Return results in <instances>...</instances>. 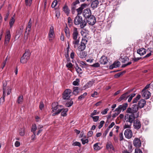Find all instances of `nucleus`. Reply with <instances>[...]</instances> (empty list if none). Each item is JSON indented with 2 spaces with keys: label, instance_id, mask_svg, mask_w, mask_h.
<instances>
[{
  "label": "nucleus",
  "instance_id": "f257e3e1",
  "mask_svg": "<svg viewBox=\"0 0 153 153\" xmlns=\"http://www.w3.org/2000/svg\"><path fill=\"white\" fill-rule=\"evenodd\" d=\"M126 112L127 113L125 116V120L126 122H129L130 124H132L135 118L139 117V112H137V108L135 106L128 108Z\"/></svg>",
  "mask_w": 153,
  "mask_h": 153
},
{
  "label": "nucleus",
  "instance_id": "f03ea898",
  "mask_svg": "<svg viewBox=\"0 0 153 153\" xmlns=\"http://www.w3.org/2000/svg\"><path fill=\"white\" fill-rule=\"evenodd\" d=\"M79 35L78 29L76 27H74L72 31V37L74 40L72 43L74 45V48H76L79 44Z\"/></svg>",
  "mask_w": 153,
  "mask_h": 153
},
{
  "label": "nucleus",
  "instance_id": "7ed1b4c3",
  "mask_svg": "<svg viewBox=\"0 0 153 153\" xmlns=\"http://www.w3.org/2000/svg\"><path fill=\"white\" fill-rule=\"evenodd\" d=\"M30 55V53L29 50H26L25 53L23 54V56L21 58L20 62L23 64L26 63L27 61L29 59Z\"/></svg>",
  "mask_w": 153,
  "mask_h": 153
},
{
  "label": "nucleus",
  "instance_id": "20e7f679",
  "mask_svg": "<svg viewBox=\"0 0 153 153\" xmlns=\"http://www.w3.org/2000/svg\"><path fill=\"white\" fill-rule=\"evenodd\" d=\"M146 103V101L144 99H141L138 101V105L137 104H134L131 107H136L137 109V112L138 111V110L139 108H143L145 105Z\"/></svg>",
  "mask_w": 153,
  "mask_h": 153
},
{
  "label": "nucleus",
  "instance_id": "39448f33",
  "mask_svg": "<svg viewBox=\"0 0 153 153\" xmlns=\"http://www.w3.org/2000/svg\"><path fill=\"white\" fill-rule=\"evenodd\" d=\"M88 40L85 38H82L79 46L78 47V50L80 51H83L85 48L86 45L87 44Z\"/></svg>",
  "mask_w": 153,
  "mask_h": 153
},
{
  "label": "nucleus",
  "instance_id": "423d86ee",
  "mask_svg": "<svg viewBox=\"0 0 153 153\" xmlns=\"http://www.w3.org/2000/svg\"><path fill=\"white\" fill-rule=\"evenodd\" d=\"M88 19L86 20L89 25L93 26L94 25L96 22V18L93 15H92L87 18Z\"/></svg>",
  "mask_w": 153,
  "mask_h": 153
},
{
  "label": "nucleus",
  "instance_id": "0eeeda50",
  "mask_svg": "<svg viewBox=\"0 0 153 153\" xmlns=\"http://www.w3.org/2000/svg\"><path fill=\"white\" fill-rule=\"evenodd\" d=\"M72 91L70 89L65 90L63 93L62 98L64 100H68L71 97Z\"/></svg>",
  "mask_w": 153,
  "mask_h": 153
},
{
  "label": "nucleus",
  "instance_id": "6e6552de",
  "mask_svg": "<svg viewBox=\"0 0 153 153\" xmlns=\"http://www.w3.org/2000/svg\"><path fill=\"white\" fill-rule=\"evenodd\" d=\"M54 35V28L53 26H51L48 35L49 40L51 42L53 39Z\"/></svg>",
  "mask_w": 153,
  "mask_h": 153
},
{
  "label": "nucleus",
  "instance_id": "1a4fd4ad",
  "mask_svg": "<svg viewBox=\"0 0 153 153\" xmlns=\"http://www.w3.org/2000/svg\"><path fill=\"white\" fill-rule=\"evenodd\" d=\"M131 91H128L126 92L123 94L117 100L119 102L121 101L122 100H126L128 97V94Z\"/></svg>",
  "mask_w": 153,
  "mask_h": 153
},
{
  "label": "nucleus",
  "instance_id": "9d476101",
  "mask_svg": "<svg viewBox=\"0 0 153 153\" xmlns=\"http://www.w3.org/2000/svg\"><path fill=\"white\" fill-rule=\"evenodd\" d=\"M124 134L125 137L127 139H130L133 136L132 132L130 129H126L124 131Z\"/></svg>",
  "mask_w": 153,
  "mask_h": 153
},
{
  "label": "nucleus",
  "instance_id": "9b49d317",
  "mask_svg": "<svg viewBox=\"0 0 153 153\" xmlns=\"http://www.w3.org/2000/svg\"><path fill=\"white\" fill-rule=\"evenodd\" d=\"M82 15L83 17L85 18H87L92 15L90 9L88 8L84 10L82 12Z\"/></svg>",
  "mask_w": 153,
  "mask_h": 153
},
{
  "label": "nucleus",
  "instance_id": "f8f14e48",
  "mask_svg": "<svg viewBox=\"0 0 153 153\" xmlns=\"http://www.w3.org/2000/svg\"><path fill=\"white\" fill-rule=\"evenodd\" d=\"M52 111L53 112L55 111L58 110L59 109L63 108V106L59 105L57 102H54L52 104Z\"/></svg>",
  "mask_w": 153,
  "mask_h": 153
},
{
  "label": "nucleus",
  "instance_id": "ddd939ff",
  "mask_svg": "<svg viewBox=\"0 0 153 153\" xmlns=\"http://www.w3.org/2000/svg\"><path fill=\"white\" fill-rule=\"evenodd\" d=\"M133 126L135 129L138 130L141 127V123L140 121L138 119L134 120L133 122Z\"/></svg>",
  "mask_w": 153,
  "mask_h": 153
},
{
  "label": "nucleus",
  "instance_id": "4468645a",
  "mask_svg": "<svg viewBox=\"0 0 153 153\" xmlns=\"http://www.w3.org/2000/svg\"><path fill=\"white\" fill-rule=\"evenodd\" d=\"M133 145L136 147L139 148L141 146L140 140L138 138H135L134 139L133 142Z\"/></svg>",
  "mask_w": 153,
  "mask_h": 153
},
{
  "label": "nucleus",
  "instance_id": "2eb2a0df",
  "mask_svg": "<svg viewBox=\"0 0 153 153\" xmlns=\"http://www.w3.org/2000/svg\"><path fill=\"white\" fill-rule=\"evenodd\" d=\"M82 17L79 15H77L75 18L74 20V23L76 25H79L81 20L82 19Z\"/></svg>",
  "mask_w": 153,
  "mask_h": 153
},
{
  "label": "nucleus",
  "instance_id": "dca6fc26",
  "mask_svg": "<svg viewBox=\"0 0 153 153\" xmlns=\"http://www.w3.org/2000/svg\"><path fill=\"white\" fill-rule=\"evenodd\" d=\"M108 62L107 57L105 56H102L100 58L99 62L100 64L105 65Z\"/></svg>",
  "mask_w": 153,
  "mask_h": 153
},
{
  "label": "nucleus",
  "instance_id": "f3484780",
  "mask_svg": "<svg viewBox=\"0 0 153 153\" xmlns=\"http://www.w3.org/2000/svg\"><path fill=\"white\" fill-rule=\"evenodd\" d=\"M146 50L143 48H139L137 50V53L140 56H143L146 53Z\"/></svg>",
  "mask_w": 153,
  "mask_h": 153
},
{
  "label": "nucleus",
  "instance_id": "a211bd4d",
  "mask_svg": "<svg viewBox=\"0 0 153 153\" xmlns=\"http://www.w3.org/2000/svg\"><path fill=\"white\" fill-rule=\"evenodd\" d=\"M120 65V62H115L112 65L109 66V68L110 69H112L114 68L118 67Z\"/></svg>",
  "mask_w": 153,
  "mask_h": 153
},
{
  "label": "nucleus",
  "instance_id": "6ab92c4d",
  "mask_svg": "<svg viewBox=\"0 0 153 153\" xmlns=\"http://www.w3.org/2000/svg\"><path fill=\"white\" fill-rule=\"evenodd\" d=\"M87 24V22L85 19H83L82 18L81 20L79 23L80 27L81 28H83Z\"/></svg>",
  "mask_w": 153,
  "mask_h": 153
},
{
  "label": "nucleus",
  "instance_id": "aec40b11",
  "mask_svg": "<svg viewBox=\"0 0 153 153\" xmlns=\"http://www.w3.org/2000/svg\"><path fill=\"white\" fill-rule=\"evenodd\" d=\"M143 93L142 94V96L145 97L146 99H149L150 97L151 94L148 90L144 91H142Z\"/></svg>",
  "mask_w": 153,
  "mask_h": 153
},
{
  "label": "nucleus",
  "instance_id": "412c9836",
  "mask_svg": "<svg viewBox=\"0 0 153 153\" xmlns=\"http://www.w3.org/2000/svg\"><path fill=\"white\" fill-rule=\"evenodd\" d=\"M32 20L31 19H30L29 20V21L28 23L26 29V31L25 32L26 33L27 31L28 32V33L27 34H28L29 32L30 31L31 28L32 26Z\"/></svg>",
  "mask_w": 153,
  "mask_h": 153
},
{
  "label": "nucleus",
  "instance_id": "4be33fe9",
  "mask_svg": "<svg viewBox=\"0 0 153 153\" xmlns=\"http://www.w3.org/2000/svg\"><path fill=\"white\" fill-rule=\"evenodd\" d=\"M99 4V1L98 0H95L92 2L91 6L92 8L95 9L97 7Z\"/></svg>",
  "mask_w": 153,
  "mask_h": 153
},
{
  "label": "nucleus",
  "instance_id": "5701e85b",
  "mask_svg": "<svg viewBox=\"0 0 153 153\" xmlns=\"http://www.w3.org/2000/svg\"><path fill=\"white\" fill-rule=\"evenodd\" d=\"M94 82L92 81H89L83 87V88L84 89H86L89 87H91Z\"/></svg>",
  "mask_w": 153,
  "mask_h": 153
},
{
  "label": "nucleus",
  "instance_id": "b1692460",
  "mask_svg": "<svg viewBox=\"0 0 153 153\" xmlns=\"http://www.w3.org/2000/svg\"><path fill=\"white\" fill-rule=\"evenodd\" d=\"M64 30L67 37L68 38H69L70 36V31L69 28L67 26L65 27Z\"/></svg>",
  "mask_w": 153,
  "mask_h": 153
},
{
  "label": "nucleus",
  "instance_id": "393cba45",
  "mask_svg": "<svg viewBox=\"0 0 153 153\" xmlns=\"http://www.w3.org/2000/svg\"><path fill=\"white\" fill-rule=\"evenodd\" d=\"M79 89L78 87H74L73 88V94L75 95H77L79 93Z\"/></svg>",
  "mask_w": 153,
  "mask_h": 153
},
{
  "label": "nucleus",
  "instance_id": "a878e982",
  "mask_svg": "<svg viewBox=\"0 0 153 153\" xmlns=\"http://www.w3.org/2000/svg\"><path fill=\"white\" fill-rule=\"evenodd\" d=\"M128 104L126 103H124L122 105H120L119 106L120 107L121 110L124 111L126 109L127 107L128 106Z\"/></svg>",
  "mask_w": 153,
  "mask_h": 153
},
{
  "label": "nucleus",
  "instance_id": "bb28decb",
  "mask_svg": "<svg viewBox=\"0 0 153 153\" xmlns=\"http://www.w3.org/2000/svg\"><path fill=\"white\" fill-rule=\"evenodd\" d=\"M25 127H23L19 130V134L21 136H23L25 135Z\"/></svg>",
  "mask_w": 153,
  "mask_h": 153
},
{
  "label": "nucleus",
  "instance_id": "cd10ccee",
  "mask_svg": "<svg viewBox=\"0 0 153 153\" xmlns=\"http://www.w3.org/2000/svg\"><path fill=\"white\" fill-rule=\"evenodd\" d=\"M120 59V61L123 63H125L129 60L127 56H125L123 58H122V56H121Z\"/></svg>",
  "mask_w": 153,
  "mask_h": 153
},
{
  "label": "nucleus",
  "instance_id": "c85d7f7f",
  "mask_svg": "<svg viewBox=\"0 0 153 153\" xmlns=\"http://www.w3.org/2000/svg\"><path fill=\"white\" fill-rule=\"evenodd\" d=\"M87 55L86 52L81 51L79 54V57L81 58H85Z\"/></svg>",
  "mask_w": 153,
  "mask_h": 153
},
{
  "label": "nucleus",
  "instance_id": "c756f323",
  "mask_svg": "<svg viewBox=\"0 0 153 153\" xmlns=\"http://www.w3.org/2000/svg\"><path fill=\"white\" fill-rule=\"evenodd\" d=\"M106 148L108 149H111L113 150H114V148L112 144L110 143H108L106 145Z\"/></svg>",
  "mask_w": 153,
  "mask_h": 153
},
{
  "label": "nucleus",
  "instance_id": "7c9ffc66",
  "mask_svg": "<svg viewBox=\"0 0 153 153\" xmlns=\"http://www.w3.org/2000/svg\"><path fill=\"white\" fill-rule=\"evenodd\" d=\"M136 95V94L135 93H132L130 94H128V102H131V100L132 99V98L134 97Z\"/></svg>",
  "mask_w": 153,
  "mask_h": 153
},
{
  "label": "nucleus",
  "instance_id": "2f4dec72",
  "mask_svg": "<svg viewBox=\"0 0 153 153\" xmlns=\"http://www.w3.org/2000/svg\"><path fill=\"white\" fill-rule=\"evenodd\" d=\"M99 144V143H97L94 145V150H98L101 149V148L98 145Z\"/></svg>",
  "mask_w": 153,
  "mask_h": 153
},
{
  "label": "nucleus",
  "instance_id": "473e14b6",
  "mask_svg": "<svg viewBox=\"0 0 153 153\" xmlns=\"http://www.w3.org/2000/svg\"><path fill=\"white\" fill-rule=\"evenodd\" d=\"M76 66L75 68V69L77 72L78 73L82 74V69L79 67L78 65L77 64H76Z\"/></svg>",
  "mask_w": 153,
  "mask_h": 153
},
{
  "label": "nucleus",
  "instance_id": "72a5a7b5",
  "mask_svg": "<svg viewBox=\"0 0 153 153\" xmlns=\"http://www.w3.org/2000/svg\"><path fill=\"white\" fill-rule=\"evenodd\" d=\"M7 34L5 36V39L10 41V32L9 30L7 31L6 32Z\"/></svg>",
  "mask_w": 153,
  "mask_h": 153
},
{
  "label": "nucleus",
  "instance_id": "f704fd0d",
  "mask_svg": "<svg viewBox=\"0 0 153 153\" xmlns=\"http://www.w3.org/2000/svg\"><path fill=\"white\" fill-rule=\"evenodd\" d=\"M7 83L6 81L3 82V92L6 93V90L8 87H6Z\"/></svg>",
  "mask_w": 153,
  "mask_h": 153
},
{
  "label": "nucleus",
  "instance_id": "c9c22d12",
  "mask_svg": "<svg viewBox=\"0 0 153 153\" xmlns=\"http://www.w3.org/2000/svg\"><path fill=\"white\" fill-rule=\"evenodd\" d=\"M73 103V102L71 99L68 102L65 104V106L66 107H70L71 106Z\"/></svg>",
  "mask_w": 153,
  "mask_h": 153
},
{
  "label": "nucleus",
  "instance_id": "e433bc0d",
  "mask_svg": "<svg viewBox=\"0 0 153 153\" xmlns=\"http://www.w3.org/2000/svg\"><path fill=\"white\" fill-rule=\"evenodd\" d=\"M63 111L61 113V115L63 117L66 116L67 115V112L68 111V108H64L62 109Z\"/></svg>",
  "mask_w": 153,
  "mask_h": 153
},
{
  "label": "nucleus",
  "instance_id": "4c0bfd02",
  "mask_svg": "<svg viewBox=\"0 0 153 153\" xmlns=\"http://www.w3.org/2000/svg\"><path fill=\"white\" fill-rule=\"evenodd\" d=\"M140 95L138 94L135 98L132 101V103H134L137 102V101L140 99Z\"/></svg>",
  "mask_w": 153,
  "mask_h": 153
},
{
  "label": "nucleus",
  "instance_id": "58836bf2",
  "mask_svg": "<svg viewBox=\"0 0 153 153\" xmlns=\"http://www.w3.org/2000/svg\"><path fill=\"white\" fill-rule=\"evenodd\" d=\"M64 12L67 14H68L69 13L70 10L68 9V6L65 5L63 7Z\"/></svg>",
  "mask_w": 153,
  "mask_h": 153
},
{
  "label": "nucleus",
  "instance_id": "ea45409f",
  "mask_svg": "<svg viewBox=\"0 0 153 153\" xmlns=\"http://www.w3.org/2000/svg\"><path fill=\"white\" fill-rule=\"evenodd\" d=\"M87 94L86 92L84 93L83 94L78 97V100H81L85 97L87 95Z\"/></svg>",
  "mask_w": 153,
  "mask_h": 153
},
{
  "label": "nucleus",
  "instance_id": "a19ab883",
  "mask_svg": "<svg viewBox=\"0 0 153 153\" xmlns=\"http://www.w3.org/2000/svg\"><path fill=\"white\" fill-rule=\"evenodd\" d=\"M83 9V8H82L81 7L76 9V10L77 12V15H79L81 14L82 13Z\"/></svg>",
  "mask_w": 153,
  "mask_h": 153
},
{
  "label": "nucleus",
  "instance_id": "79ce46f5",
  "mask_svg": "<svg viewBox=\"0 0 153 153\" xmlns=\"http://www.w3.org/2000/svg\"><path fill=\"white\" fill-rule=\"evenodd\" d=\"M37 128L36 125L35 124H33L32 125L31 131L33 132V133L35 132V131L36 130Z\"/></svg>",
  "mask_w": 153,
  "mask_h": 153
},
{
  "label": "nucleus",
  "instance_id": "37998d69",
  "mask_svg": "<svg viewBox=\"0 0 153 153\" xmlns=\"http://www.w3.org/2000/svg\"><path fill=\"white\" fill-rule=\"evenodd\" d=\"M32 0H25V4L27 6H30L31 4Z\"/></svg>",
  "mask_w": 153,
  "mask_h": 153
},
{
  "label": "nucleus",
  "instance_id": "c03bdc74",
  "mask_svg": "<svg viewBox=\"0 0 153 153\" xmlns=\"http://www.w3.org/2000/svg\"><path fill=\"white\" fill-rule=\"evenodd\" d=\"M23 100V97L21 95L18 97L17 102L18 104H20L22 102Z\"/></svg>",
  "mask_w": 153,
  "mask_h": 153
},
{
  "label": "nucleus",
  "instance_id": "a18cd8bd",
  "mask_svg": "<svg viewBox=\"0 0 153 153\" xmlns=\"http://www.w3.org/2000/svg\"><path fill=\"white\" fill-rule=\"evenodd\" d=\"M65 56L66 58L67 61L68 62H69L70 60V58L68 54V49L66 53L65 54Z\"/></svg>",
  "mask_w": 153,
  "mask_h": 153
},
{
  "label": "nucleus",
  "instance_id": "49530a36",
  "mask_svg": "<svg viewBox=\"0 0 153 153\" xmlns=\"http://www.w3.org/2000/svg\"><path fill=\"white\" fill-rule=\"evenodd\" d=\"M90 117L93 119V121L95 122H97L99 119V116H90Z\"/></svg>",
  "mask_w": 153,
  "mask_h": 153
},
{
  "label": "nucleus",
  "instance_id": "de8ad7c7",
  "mask_svg": "<svg viewBox=\"0 0 153 153\" xmlns=\"http://www.w3.org/2000/svg\"><path fill=\"white\" fill-rule=\"evenodd\" d=\"M6 96V93L3 92V95L2 97L0 99V102H3L4 101V98Z\"/></svg>",
  "mask_w": 153,
  "mask_h": 153
},
{
  "label": "nucleus",
  "instance_id": "09e8293b",
  "mask_svg": "<svg viewBox=\"0 0 153 153\" xmlns=\"http://www.w3.org/2000/svg\"><path fill=\"white\" fill-rule=\"evenodd\" d=\"M68 25L71 26L73 24L71 18L70 17H68Z\"/></svg>",
  "mask_w": 153,
  "mask_h": 153
},
{
  "label": "nucleus",
  "instance_id": "8fccbe9b",
  "mask_svg": "<svg viewBox=\"0 0 153 153\" xmlns=\"http://www.w3.org/2000/svg\"><path fill=\"white\" fill-rule=\"evenodd\" d=\"M79 81V79H76L75 81L73 82V84L74 85H78Z\"/></svg>",
  "mask_w": 153,
  "mask_h": 153
},
{
  "label": "nucleus",
  "instance_id": "3c124183",
  "mask_svg": "<svg viewBox=\"0 0 153 153\" xmlns=\"http://www.w3.org/2000/svg\"><path fill=\"white\" fill-rule=\"evenodd\" d=\"M15 22V20L13 17H12L9 22L11 27H12Z\"/></svg>",
  "mask_w": 153,
  "mask_h": 153
},
{
  "label": "nucleus",
  "instance_id": "603ef678",
  "mask_svg": "<svg viewBox=\"0 0 153 153\" xmlns=\"http://www.w3.org/2000/svg\"><path fill=\"white\" fill-rule=\"evenodd\" d=\"M72 145L73 146H77L79 147H80L81 146V144L80 143L77 141L74 142L72 143Z\"/></svg>",
  "mask_w": 153,
  "mask_h": 153
},
{
  "label": "nucleus",
  "instance_id": "864d4df0",
  "mask_svg": "<svg viewBox=\"0 0 153 153\" xmlns=\"http://www.w3.org/2000/svg\"><path fill=\"white\" fill-rule=\"evenodd\" d=\"M66 67L68 68H72L73 67V65L71 62H68L66 65Z\"/></svg>",
  "mask_w": 153,
  "mask_h": 153
},
{
  "label": "nucleus",
  "instance_id": "5fc2aeb1",
  "mask_svg": "<svg viewBox=\"0 0 153 153\" xmlns=\"http://www.w3.org/2000/svg\"><path fill=\"white\" fill-rule=\"evenodd\" d=\"M57 0H54L51 4L52 7L53 8L54 7L57 5Z\"/></svg>",
  "mask_w": 153,
  "mask_h": 153
},
{
  "label": "nucleus",
  "instance_id": "6e6d98bb",
  "mask_svg": "<svg viewBox=\"0 0 153 153\" xmlns=\"http://www.w3.org/2000/svg\"><path fill=\"white\" fill-rule=\"evenodd\" d=\"M62 109L63 108L59 109L56 112L53 114L52 116H54L56 114H58L62 111Z\"/></svg>",
  "mask_w": 153,
  "mask_h": 153
},
{
  "label": "nucleus",
  "instance_id": "4d7b16f0",
  "mask_svg": "<svg viewBox=\"0 0 153 153\" xmlns=\"http://www.w3.org/2000/svg\"><path fill=\"white\" fill-rule=\"evenodd\" d=\"M105 123V121L103 120L101 121L100 123V125L98 126L99 129H100L103 126L104 123Z\"/></svg>",
  "mask_w": 153,
  "mask_h": 153
},
{
  "label": "nucleus",
  "instance_id": "13d9d810",
  "mask_svg": "<svg viewBox=\"0 0 153 153\" xmlns=\"http://www.w3.org/2000/svg\"><path fill=\"white\" fill-rule=\"evenodd\" d=\"M131 126V124H125V125L123 126V128L124 129L127 128L130 129Z\"/></svg>",
  "mask_w": 153,
  "mask_h": 153
},
{
  "label": "nucleus",
  "instance_id": "bf43d9fd",
  "mask_svg": "<svg viewBox=\"0 0 153 153\" xmlns=\"http://www.w3.org/2000/svg\"><path fill=\"white\" fill-rule=\"evenodd\" d=\"M81 141H82V144L84 145L86 143H87L88 142V140L87 139H82Z\"/></svg>",
  "mask_w": 153,
  "mask_h": 153
},
{
  "label": "nucleus",
  "instance_id": "052dcab7",
  "mask_svg": "<svg viewBox=\"0 0 153 153\" xmlns=\"http://www.w3.org/2000/svg\"><path fill=\"white\" fill-rule=\"evenodd\" d=\"M109 109L108 108L105 109L104 110L101 111V113L102 114H105L107 113Z\"/></svg>",
  "mask_w": 153,
  "mask_h": 153
},
{
  "label": "nucleus",
  "instance_id": "680f3d73",
  "mask_svg": "<svg viewBox=\"0 0 153 153\" xmlns=\"http://www.w3.org/2000/svg\"><path fill=\"white\" fill-rule=\"evenodd\" d=\"M99 112H97V110H94V111L93 112L91 113L90 116H92L96 114H99Z\"/></svg>",
  "mask_w": 153,
  "mask_h": 153
},
{
  "label": "nucleus",
  "instance_id": "e2e57ef3",
  "mask_svg": "<svg viewBox=\"0 0 153 153\" xmlns=\"http://www.w3.org/2000/svg\"><path fill=\"white\" fill-rule=\"evenodd\" d=\"M91 66L92 67H98L100 66V64L98 62H97L93 64Z\"/></svg>",
  "mask_w": 153,
  "mask_h": 153
},
{
  "label": "nucleus",
  "instance_id": "0e129e2a",
  "mask_svg": "<svg viewBox=\"0 0 153 153\" xmlns=\"http://www.w3.org/2000/svg\"><path fill=\"white\" fill-rule=\"evenodd\" d=\"M76 5H72V7L71 8V11L73 14L74 13V12H75V10H76Z\"/></svg>",
  "mask_w": 153,
  "mask_h": 153
},
{
  "label": "nucleus",
  "instance_id": "69168bd1",
  "mask_svg": "<svg viewBox=\"0 0 153 153\" xmlns=\"http://www.w3.org/2000/svg\"><path fill=\"white\" fill-rule=\"evenodd\" d=\"M123 72H120L117 74H116L114 75V77L116 78H117L120 76L122 75Z\"/></svg>",
  "mask_w": 153,
  "mask_h": 153
},
{
  "label": "nucleus",
  "instance_id": "338daca9",
  "mask_svg": "<svg viewBox=\"0 0 153 153\" xmlns=\"http://www.w3.org/2000/svg\"><path fill=\"white\" fill-rule=\"evenodd\" d=\"M44 107V105L43 102H40L39 107L40 109L42 110Z\"/></svg>",
  "mask_w": 153,
  "mask_h": 153
},
{
  "label": "nucleus",
  "instance_id": "774afa93",
  "mask_svg": "<svg viewBox=\"0 0 153 153\" xmlns=\"http://www.w3.org/2000/svg\"><path fill=\"white\" fill-rule=\"evenodd\" d=\"M135 153H143L142 151L140 149H136Z\"/></svg>",
  "mask_w": 153,
  "mask_h": 153
}]
</instances>
